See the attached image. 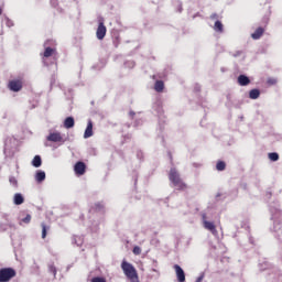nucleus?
Returning a JSON list of instances; mask_svg holds the SVG:
<instances>
[{
	"mask_svg": "<svg viewBox=\"0 0 282 282\" xmlns=\"http://www.w3.org/2000/svg\"><path fill=\"white\" fill-rule=\"evenodd\" d=\"M202 281H204V275L198 276L196 280V282H202Z\"/></svg>",
	"mask_w": 282,
	"mask_h": 282,
	"instance_id": "obj_31",
	"label": "nucleus"
},
{
	"mask_svg": "<svg viewBox=\"0 0 282 282\" xmlns=\"http://www.w3.org/2000/svg\"><path fill=\"white\" fill-rule=\"evenodd\" d=\"M74 124H76V122L74 121V117H67V118L64 120V127H65V129H72V128H74Z\"/></svg>",
	"mask_w": 282,
	"mask_h": 282,
	"instance_id": "obj_14",
	"label": "nucleus"
},
{
	"mask_svg": "<svg viewBox=\"0 0 282 282\" xmlns=\"http://www.w3.org/2000/svg\"><path fill=\"white\" fill-rule=\"evenodd\" d=\"M23 224H30L32 221V216L29 214L25 218L22 219Z\"/></svg>",
	"mask_w": 282,
	"mask_h": 282,
	"instance_id": "obj_27",
	"label": "nucleus"
},
{
	"mask_svg": "<svg viewBox=\"0 0 282 282\" xmlns=\"http://www.w3.org/2000/svg\"><path fill=\"white\" fill-rule=\"evenodd\" d=\"M104 206L100 203L95 204V210H102Z\"/></svg>",
	"mask_w": 282,
	"mask_h": 282,
	"instance_id": "obj_29",
	"label": "nucleus"
},
{
	"mask_svg": "<svg viewBox=\"0 0 282 282\" xmlns=\"http://www.w3.org/2000/svg\"><path fill=\"white\" fill-rule=\"evenodd\" d=\"M249 83H250V78L248 76L246 75L238 76V85H240L241 87L248 86Z\"/></svg>",
	"mask_w": 282,
	"mask_h": 282,
	"instance_id": "obj_13",
	"label": "nucleus"
},
{
	"mask_svg": "<svg viewBox=\"0 0 282 282\" xmlns=\"http://www.w3.org/2000/svg\"><path fill=\"white\" fill-rule=\"evenodd\" d=\"M130 116H135V112L131 111V112H130Z\"/></svg>",
	"mask_w": 282,
	"mask_h": 282,
	"instance_id": "obj_32",
	"label": "nucleus"
},
{
	"mask_svg": "<svg viewBox=\"0 0 282 282\" xmlns=\"http://www.w3.org/2000/svg\"><path fill=\"white\" fill-rule=\"evenodd\" d=\"M14 276H17V270L13 268L0 269V282H10Z\"/></svg>",
	"mask_w": 282,
	"mask_h": 282,
	"instance_id": "obj_3",
	"label": "nucleus"
},
{
	"mask_svg": "<svg viewBox=\"0 0 282 282\" xmlns=\"http://www.w3.org/2000/svg\"><path fill=\"white\" fill-rule=\"evenodd\" d=\"M74 172H75V175H77L78 177H80L82 175H85V173H87V165L85 164V162L78 161L74 165Z\"/></svg>",
	"mask_w": 282,
	"mask_h": 282,
	"instance_id": "obj_4",
	"label": "nucleus"
},
{
	"mask_svg": "<svg viewBox=\"0 0 282 282\" xmlns=\"http://www.w3.org/2000/svg\"><path fill=\"white\" fill-rule=\"evenodd\" d=\"M169 180L171 183H173V186L176 188V191H186V188H188V185L184 183L182 176H180V172L175 169L170 170Z\"/></svg>",
	"mask_w": 282,
	"mask_h": 282,
	"instance_id": "obj_1",
	"label": "nucleus"
},
{
	"mask_svg": "<svg viewBox=\"0 0 282 282\" xmlns=\"http://www.w3.org/2000/svg\"><path fill=\"white\" fill-rule=\"evenodd\" d=\"M91 282H107V280H105V278L96 276L91 279Z\"/></svg>",
	"mask_w": 282,
	"mask_h": 282,
	"instance_id": "obj_26",
	"label": "nucleus"
},
{
	"mask_svg": "<svg viewBox=\"0 0 282 282\" xmlns=\"http://www.w3.org/2000/svg\"><path fill=\"white\" fill-rule=\"evenodd\" d=\"M41 228H42V239H45V237H47V230H50V226H46L45 223H42Z\"/></svg>",
	"mask_w": 282,
	"mask_h": 282,
	"instance_id": "obj_21",
	"label": "nucleus"
},
{
	"mask_svg": "<svg viewBox=\"0 0 282 282\" xmlns=\"http://www.w3.org/2000/svg\"><path fill=\"white\" fill-rule=\"evenodd\" d=\"M13 202H14L15 206H21V204H23V202H25V198H23V195H21V194H15Z\"/></svg>",
	"mask_w": 282,
	"mask_h": 282,
	"instance_id": "obj_18",
	"label": "nucleus"
},
{
	"mask_svg": "<svg viewBox=\"0 0 282 282\" xmlns=\"http://www.w3.org/2000/svg\"><path fill=\"white\" fill-rule=\"evenodd\" d=\"M203 226L206 230H209L212 235H217V227L215 226V223L206 220V214L203 215Z\"/></svg>",
	"mask_w": 282,
	"mask_h": 282,
	"instance_id": "obj_5",
	"label": "nucleus"
},
{
	"mask_svg": "<svg viewBox=\"0 0 282 282\" xmlns=\"http://www.w3.org/2000/svg\"><path fill=\"white\" fill-rule=\"evenodd\" d=\"M269 160H271V162H276L279 160V153L276 152L269 153Z\"/></svg>",
	"mask_w": 282,
	"mask_h": 282,
	"instance_id": "obj_23",
	"label": "nucleus"
},
{
	"mask_svg": "<svg viewBox=\"0 0 282 282\" xmlns=\"http://www.w3.org/2000/svg\"><path fill=\"white\" fill-rule=\"evenodd\" d=\"M96 36L98 41H102L105 36H107V26H105V22H99L97 31H96Z\"/></svg>",
	"mask_w": 282,
	"mask_h": 282,
	"instance_id": "obj_6",
	"label": "nucleus"
},
{
	"mask_svg": "<svg viewBox=\"0 0 282 282\" xmlns=\"http://www.w3.org/2000/svg\"><path fill=\"white\" fill-rule=\"evenodd\" d=\"M2 12H3V10H2V9H0V14H2Z\"/></svg>",
	"mask_w": 282,
	"mask_h": 282,
	"instance_id": "obj_33",
	"label": "nucleus"
},
{
	"mask_svg": "<svg viewBox=\"0 0 282 282\" xmlns=\"http://www.w3.org/2000/svg\"><path fill=\"white\" fill-rule=\"evenodd\" d=\"M46 140L47 142H63V134L61 132H51Z\"/></svg>",
	"mask_w": 282,
	"mask_h": 282,
	"instance_id": "obj_8",
	"label": "nucleus"
},
{
	"mask_svg": "<svg viewBox=\"0 0 282 282\" xmlns=\"http://www.w3.org/2000/svg\"><path fill=\"white\" fill-rule=\"evenodd\" d=\"M154 90L158 91V94H162V91H164V82L156 80L154 84Z\"/></svg>",
	"mask_w": 282,
	"mask_h": 282,
	"instance_id": "obj_15",
	"label": "nucleus"
},
{
	"mask_svg": "<svg viewBox=\"0 0 282 282\" xmlns=\"http://www.w3.org/2000/svg\"><path fill=\"white\" fill-rule=\"evenodd\" d=\"M174 270L176 272V279L178 282H185L186 281V273H184V269L180 267V264H174Z\"/></svg>",
	"mask_w": 282,
	"mask_h": 282,
	"instance_id": "obj_7",
	"label": "nucleus"
},
{
	"mask_svg": "<svg viewBox=\"0 0 282 282\" xmlns=\"http://www.w3.org/2000/svg\"><path fill=\"white\" fill-rule=\"evenodd\" d=\"M91 135H94V122H91V120L88 121L87 123V128L84 132V138H91Z\"/></svg>",
	"mask_w": 282,
	"mask_h": 282,
	"instance_id": "obj_11",
	"label": "nucleus"
},
{
	"mask_svg": "<svg viewBox=\"0 0 282 282\" xmlns=\"http://www.w3.org/2000/svg\"><path fill=\"white\" fill-rule=\"evenodd\" d=\"M133 254L139 256L142 254V248H140L139 246H135L132 250Z\"/></svg>",
	"mask_w": 282,
	"mask_h": 282,
	"instance_id": "obj_24",
	"label": "nucleus"
},
{
	"mask_svg": "<svg viewBox=\"0 0 282 282\" xmlns=\"http://www.w3.org/2000/svg\"><path fill=\"white\" fill-rule=\"evenodd\" d=\"M121 270L130 282H140V278L138 276V270H135V267H133V264L123 260L121 263Z\"/></svg>",
	"mask_w": 282,
	"mask_h": 282,
	"instance_id": "obj_2",
	"label": "nucleus"
},
{
	"mask_svg": "<svg viewBox=\"0 0 282 282\" xmlns=\"http://www.w3.org/2000/svg\"><path fill=\"white\" fill-rule=\"evenodd\" d=\"M210 19H212V21H217V19H219V14L213 13V14L210 15Z\"/></svg>",
	"mask_w": 282,
	"mask_h": 282,
	"instance_id": "obj_30",
	"label": "nucleus"
},
{
	"mask_svg": "<svg viewBox=\"0 0 282 282\" xmlns=\"http://www.w3.org/2000/svg\"><path fill=\"white\" fill-rule=\"evenodd\" d=\"M9 89L11 91H21L23 89V83L21 80L9 82Z\"/></svg>",
	"mask_w": 282,
	"mask_h": 282,
	"instance_id": "obj_9",
	"label": "nucleus"
},
{
	"mask_svg": "<svg viewBox=\"0 0 282 282\" xmlns=\"http://www.w3.org/2000/svg\"><path fill=\"white\" fill-rule=\"evenodd\" d=\"M48 272H51V274L56 276V267L54 264H50L48 265Z\"/></svg>",
	"mask_w": 282,
	"mask_h": 282,
	"instance_id": "obj_25",
	"label": "nucleus"
},
{
	"mask_svg": "<svg viewBox=\"0 0 282 282\" xmlns=\"http://www.w3.org/2000/svg\"><path fill=\"white\" fill-rule=\"evenodd\" d=\"M265 32V29L259 26L252 34H251V39H253V41H258V39H261V36H263V33Z\"/></svg>",
	"mask_w": 282,
	"mask_h": 282,
	"instance_id": "obj_12",
	"label": "nucleus"
},
{
	"mask_svg": "<svg viewBox=\"0 0 282 282\" xmlns=\"http://www.w3.org/2000/svg\"><path fill=\"white\" fill-rule=\"evenodd\" d=\"M35 181L37 184H41V182H45V172L44 171H37L35 173Z\"/></svg>",
	"mask_w": 282,
	"mask_h": 282,
	"instance_id": "obj_16",
	"label": "nucleus"
},
{
	"mask_svg": "<svg viewBox=\"0 0 282 282\" xmlns=\"http://www.w3.org/2000/svg\"><path fill=\"white\" fill-rule=\"evenodd\" d=\"M214 30L215 32H224V24L221 23V21L217 20L214 24Z\"/></svg>",
	"mask_w": 282,
	"mask_h": 282,
	"instance_id": "obj_20",
	"label": "nucleus"
},
{
	"mask_svg": "<svg viewBox=\"0 0 282 282\" xmlns=\"http://www.w3.org/2000/svg\"><path fill=\"white\" fill-rule=\"evenodd\" d=\"M259 96H261V91H259V89H251L249 91V98L251 100H257V98H259Z\"/></svg>",
	"mask_w": 282,
	"mask_h": 282,
	"instance_id": "obj_17",
	"label": "nucleus"
},
{
	"mask_svg": "<svg viewBox=\"0 0 282 282\" xmlns=\"http://www.w3.org/2000/svg\"><path fill=\"white\" fill-rule=\"evenodd\" d=\"M41 164H43V161L41 160V155H35L33 158V161H32V165L35 167V169H39L41 166Z\"/></svg>",
	"mask_w": 282,
	"mask_h": 282,
	"instance_id": "obj_19",
	"label": "nucleus"
},
{
	"mask_svg": "<svg viewBox=\"0 0 282 282\" xmlns=\"http://www.w3.org/2000/svg\"><path fill=\"white\" fill-rule=\"evenodd\" d=\"M217 171H226V162L224 161H218L216 164Z\"/></svg>",
	"mask_w": 282,
	"mask_h": 282,
	"instance_id": "obj_22",
	"label": "nucleus"
},
{
	"mask_svg": "<svg viewBox=\"0 0 282 282\" xmlns=\"http://www.w3.org/2000/svg\"><path fill=\"white\" fill-rule=\"evenodd\" d=\"M9 182H10V184H12V186H18L17 178L11 177V178L9 180Z\"/></svg>",
	"mask_w": 282,
	"mask_h": 282,
	"instance_id": "obj_28",
	"label": "nucleus"
},
{
	"mask_svg": "<svg viewBox=\"0 0 282 282\" xmlns=\"http://www.w3.org/2000/svg\"><path fill=\"white\" fill-rule=\"evenodd\" d=\"M42 56H43V61H45V58H50L51 56H58V52L56 51V48H52L47 46L44 50V53L42 54Z\"/></svg>",
	"mask_w": 282,
	"mask_h": 282,
	"instance_id": "obj_10",
	"label": "nucleus"
}]
</instances>
